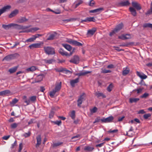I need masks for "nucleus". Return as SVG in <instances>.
I'll use <instances>...</instances> for the list:
<instances>
[{"label":"nucleus","mask_w":152,"mask_h":152,"mask_svg":"<svg viewBox=\"0 0 152 152\" xmlns=\"http://www.w3.org/2000/svg\"><path fill=\"white\" fill-rule=\"evenodd\" d=\"M61 82L56 86L54 89L51 91L49 94L50 96L51 97H53L56 93L60 89L61 87Z\"/></svg>","instance_id":"obj_1"},{"label":"nucleus","mask_w":152,"mask_h":152,"mask_svg":"<svg viewBox=\"0 0 152 152\" xmlns=\"http://www.w3.org/2000/svg\"><path fill=\"white\" fill-rule=\"evenodd\" d=\"M44 49L45 53L48 55H53L55 53V50L50 47H45Z\"/></svg>","instance_id":"obj_2"},{"label":"nucleus","mask_w":152,"mask_h":152,"mask_svg":"<svg viewBox=\"0 0 152 152\" xmlns=\"http://www.w3.org/2000/svg\"><path fill=\"white\" fill-rule=\"evenodd\" d=\"M123 24L122 23L119 24L110 33V36H112L114 34H115L119 31L123 27Z\"/></svg>","instance_id":"obj_3"},{"label":"nucleus","mask_w":152,"mask_h":152,"mask_svg":"<svg viewBox=\"0 0 152 152\" xmlns=\"http://www.w3.org/2000/svg\"><path fill=\"white\" fill-rule=\"evenodd\" d=\"M85 96V94L84 93H83L80 96L77 100L78 106L80 107H81V105L82 104V102L84 100Z\"/></svg>","instance_id":"obj_4"},{"label":"nucleus","mask_w":152,"mask_h":152,"mask_svg":"<svg viewBox=\"0 0 152 152\" xmlns=\"http://www.w3.org/2000/svg\"><path fill=\"white\" fill-rule=\"evenodd\" d=\"M113 119V117L111 115L107 118H103L102 119L101 121L102 122L104 123H110L111 122Z\"/></svg>","instance_id":"obj_5"},{"label":"nucleus","mask_w":152,"mask_h":152,"mask_svg":"<svg viewBox=\"0 0 152 152\" xmlns=\"http://www.w3.org/2000/svg\"><path fill=\"white\" fill-rule=\"evenodd\" d=\"M133 7L137 10H140L141 9L140 4L135 1H132V3Z\"/></svg>","instance_id":"obj_6"},{"label":"nucleus","mask_w":152,"mask_h":152,"mask_svg":"<svg viewBox=\"0 0 152 152\" xmlns=\"http://www.w3.org/2000/svg\"><path fill=\"white\" fill-rule=\"evenodd\" d=\"M58 52L60 53L62 56H69L71 55L72 53L73 52H70V54H68L67 52L64 51L63 49L61 48H60Z\"/></svg>","instance_id":"obj_7"},{"label":"nucleus","mask_w":152,"mask_h":152,"mask_svg":"<svg viewBox=\"0 0 152 152\" xmlns=\"http://www.w3.org/2000/svg\"><path fill=\"white\" fill-rule=\"evenodd\" d=\"M68 42L70 44L74 45L80 46L82 45V44L76 40H71L68 41Z\"/></svg>","instance_id":"obj_8"},{"label":"nucleus","mask_w":152,"mask_h":152,"mask_svg":"<svg viewBox=\"0 0 152 152\" xmlns=\"http://www.w3.org/2000/svg\"><path fill=\"white\" fill-rule=\"evenodd\" d=\"M79 58L77 56H74V57L70 61V62L75 64H78L79 63Z\"/></svg>","instance_id":"obj_9"},{"label":"nucleus","mask_w":152,"mask_h":152,"mask_svg":"<svg viewBox=\"0 0 152 152\" xmlns=\"http://www.w3.org/2000/svg\"><path fill=\"white\" fill-rule=\"evenodd\" d=\"M95 19L94 17H87L85 19L82 20V22H95Z\"/></svg>","instance_id":"obj_10"},{"label":"nucleus","mask_w":152,"mask_h":152,"mask_svg":"<svg viewBox=\"0 0 152 152\" xmlns=\"http://www.w3.org/2000/svg\"><path fill=\"white\" fill-rule=\"evenodd\" d=\"M15 26H18V25L14 23H11L8 25L3 24L2 26L4 29H8L10 27Z\"/></svg>","instance_id":"obj_11"},{"label":"nucleus","mask_w":152,"mask_h":152,"mask_svg":"<svg viewBox=\"0 0 152 152\" xmlns=\"http://www.w3.org/2000/svg\"><path fill=\"white\" fill-rule=\"evenodd\" d=\"M37 140V143L36 144V147H39L41 143V135H39L36 137Z\"/></svg>","instance_id":"obj_12"},{"label":"nucleus","mask_w":152,"mask_h":152,"mask_svg":"<svg viewBox=\"0 0 152 152\" xmlns=\"http://www.w3.org/2000/svg\"><path fill=\"white\" fill-rule=\"evenodd\" d=\"M91 72V71H83L80 73H77L75 74L76 75L78 76H84L90 73Z\"/></svg>","instance_id":"obj_13"},{"label":"nucleus","mask_w":152,"mask_h":152,"mask_svg":"<svg viewBox=\"0 0 152 152\" xmlns=\"http://www.w3.org/2000/svg\"><path fill=\"white\" fill-rule=\"evenodd\" d=\"M37 69V68L35 66H32L30 67H29L26 69V72H33L35 71Z\"/></svg>","instance_id":"obj_14"},{"label":"nucleus","mask_w":152,"mask_h":152,"mask_svg":"<svg viewBox=\"0 0 152 152\" xmlns=\"http://www.w3.org/2000/svg\"><path fill=\"white\" fill-rule=\"evenodd\" d=\"M40 43H35L30 45L29 46V47L30 49L33 48H37L40 47Z\"/></svg>","instance_id":"obj_15"},{"label":"nucleus","mask_w":152,"mask_h":152,"mask_svg":"<svg viewBox=\"0 0 152 152\" xmlns=\"http://www.w3.org/2000/svg\"><path fill=\"white\" fill-rule=\"evenodd\" d=\"M103 10V8H100L94 10H90L89 12L93 13H100L101 12V11Z\"/></svg>","instance_id":"obj_16"},{"label":"nucleus","mask_w":152,"mask_h":152,"mask_svg":"<svg viewBox=\"0 0 152 152\" xmlns=\"http://www.w3.org/2000/svg\"><path fill=\"white\" fill-rule=\"evenodd\" d=\"M137 74L142 79H145L147 77V76L145 74L140 72H137Z\"/></svg>","instance_id":"obj_17"},{"label":"nucleus","mask_w":152,"mask_h":152,"mask_svg":"<svg viewBox=\"0 0 152 152\" xmlns=\"http://www.w3.org/2000/svg\"><path fill=\"white\" fill-rule=\"evenodd\" d=\"M79 78H77L75 79L72 80L70 81V83L71 86L74 87L75 86V84L79 82Z\"/></svg>","instance_id":"obj_18"},{"label":"nucleus","mask_w":152,"mask_h":152,"mask_svg":"<svg viewBox=\"0 0 152 152\" xmlns=\"http://www.w3.org/2000/svg\"><path fill=\"white\" fill-rule=\"evenodd\" d=\"M94 149V148L93 147L90 146H85L84 148V150L87 152L92 151Z\"/></svg>","instance_id":"obj_19"},{"label":"nucleus","mask_w":152,"mask_h":152,"mask_svg":"<svg viewBox=\"0 0 152 152\" xmlns=\"http://www.w3.org/2000/svg\"><path fill=\"white\" fill-rule=\"evenodd\" d=\"M62 45L65 48L69 51H70L72 49V47L68 44H62Z\"/></svg>","instance_id":"obj_20"},{"label":"nucleus","mask_w":152,"mask_h":152,"mask_svg":"<svg viewBox=\"0 0 152 152\" xmlns=\"http://www.w3.org/2000/svg\"><path fill=\"white\" fill-rule=\"evenodd\" d=\"M18 10H15L12 12L9 15L10 18H11L16 15L18 13Z\"/></svg>","instance_id":"obj_21"},{"label":"nucleus","mask_w":152,"mask_h":152,"mask_svg":"<svg viewBox=\"0 0 152 152\" xmlns=\"http://www.w3.org/2000/svg\"><path fill=\"white\" fill-rule=\"evenodd\" d=\"M130 12H131L132 15L134 16H135L137 15V12L132 7H130L129 8Z\"/></svg>","instance_id":"obj_22"},{"label":"nucleus","mask_w":152,"mask_h":152,"mask_svg":"<svg viewBox=\"0 0 152 152\" xmlns=\"http://www.w3.org/2000/svg\"><path fill=\"white\" fill-rule=\"evenodd\" d=\"M10 93V90H6L4 91L0 92V96H3L9 94Z\"/></svg>","instance_id":"obj_23"},{"label":"nucleus","mask_w":152,"mask_h":152,"mask_svg":"<svg viewBox=\"0 0 152 152\" xmlns=\"http://www.w3.org/2000/svg\"><path fill=\"white\" fill-rule=\"evenodd\" d=\"M130 3L128 1H125L119 3V5L120 6H126L129 5Z\"/></svg>","instance_id":"obj_24"},{"label":"nucleus","mask_w":152,"mask_h":152,"mask_svg":"<svg viewBox=\"0 0 152 152\" xmlns=\"http://www.w3.org/2000/svg\"><path fill=\"white\" fill-rule=\"evenodd\" d=\"M11 8V6L10 5H7L4 6L2 8H1L4 12L8 11Z\"/></svg>","instance_id":"obj_25"},{"label":"nucleus","mask_w":152,"mask_h":152,"mask_svg":"<svg viewBox=\"0 0 152 152\" xmlns=\"http://www.w3.org/2000/svg\"><path fill=\"white\" fill-rule=\"evenodd\" d=\"M18 67V66L12 67L9 70V71L10 73H14L17 70Z\"/></svg>","instance_id":"obj_26"},{"label":"nucleus","mask_w":152,"mask_h":152,"mask_svg":"<svg viewBox=\"0 0 152 152\" xmlns=\"http://www.w3.org/2000/svg\"><path fill=\"white\" fill-rule=\"evenodd\" d=\"M37 38V37H35L33 35L32 37H31L27 39H26L25 42H30L34 41L36 38Z\"/></svg>","instance_id":"obj_27"},{"label":"nucleus","mask_w":152,"mask_h":152,"mask_svg":"<svg viewBox=\"0 0 152 152\" xmlns=\"http://www.w3.org/2000/svg\"><path fill=\"white\" fill-rule=\"evenodd\" d=\"M95 95L98 97H102L103 98H104L106 97V96L102 93L96 92L95 93Z\"/></svg>","instance_id":"obj_28"},{"label":"nucleus","mask_w":152,"mask_h":152,"mask_svg":"<svg viewBox=\"0 0 152 152\" xmlns=\"http://www.w3.org/2000/svg\"><path fill=\"white\" fill-rule=\"evenodd\" d=\"M96 31V28H94L91 29L89 30L88 31V34L93 35Z\"/></svg>","instance_id":"obj_29"},{"label":"nucleus","mask_w":152,"mask_h":152,"mask_svg":"<svg viewBox=\"0 0 152 152\" xmlns=\"http://www.w3.org/2000/svg\"><path fill=\"white\" fill-rule=\"evenodd\" d=\"M139 99L137 98H131L129 99V102L130 103H132L133 102H136L139 100Z\"/></svg>","instance_id":"obj_30"},{"label":"nucleus","mask_w":152,"mask_h":152,"mask_svg":"<svg viewBox=\"0 0 152 152\" xmlns=\"http://www.w3.org/2000/svg\"><path fill=\"white\" fill-rule=\"evenodd\" d=\"M129 72V69L126 68L124 70L122 74L124 75H125L128 74Z\"/></svg>","instance_id":"obj_31"},{"label":"nucleus","mask_w":152,"mask_h":152,"mask_svg":"<svg viewBox=\"0 0 152 152\" xmlns=\"http://www.w3.org/2000/svg\"><path fill=\"white\" fill-rule=\"evenodd\" d=\"M27 19H26L25 18L23 17L18 20V22L20 23H22L27 21Z\"/></svg>","instance_id":"obj_32"},{"label":"nucleus","mask_w":152,"mask_h":152,"mask_svg":"<svg viewBox=\"0 0 152 152\" xmlns=\"http://www.w3.org/2000/svg\"><path fill=\"white\" fill-rule=\"evenodd\" d=\"M42 79V77L41 75H39L36 78V80L35 81L36 83H38L41 81Z\"/></svg>","instance_id":"obj_33"},{"label":"nucleus","mask_w":152,"mask_h":152,"mask_svg":"<svg viewBox=\"0 0 152 152\" xmlns=\"http://www.w3.org/2000/svg\"><path fill=\"white\" fill-rule=\"evenodd\" d=\"M97 110V108L95 107L91 109H90V111L92 113H96Z\"/></svg>","instance_id":"obj_34"},{"label":"nucleus","mask_w":152,"mask_h":152,"mask_svg":"<svg viewBox=\"0 0 152 152\" xmlns=\"http://www.w3.org/2000/svg\"><path fill=\"white\" fill-rule=\"evenodd\" d=\"M149 96V94L147 93H145L142 95L140 96L141 98H146Z\"/></svg>","instance_id":"obj_35"},{"label":"nucleus","mask_w":152,"mask_h":152,"mask_svg":"<svg viewBox=\"0 0 152 152\" xmlns=\"http://www.w3.org/2000/svg\"><path fill=\"white\" fill-rule=\"evenodd\" d=\"M70 117L72 119H74L75 117V111L74 110H73L71 112L70 115Z\"/></svg>","instance_id":"obj_36"},{"label":"nucleus","mask_w":152,"mask_h":152,"mask_svg":"<svg viewBox=\"0 0 152 152\" xmlns=\"http://www.w3.org/2000/svg\"><path fill=\"white\" fill-rule=\"evenodd\" d=\"M144 27H150L152 28V24L150 23H145L143 25Z\"/></svg>","instance_id":"obj_37"},{"label":"nucleus","mask_w":152,"mask_h":152,"mask_svg":"<svg viewBox=\"0 0 152 152\" xmlns=\"http://www.w3.org/2000/svg\"><path fill=\"white\" fill-rule=\"evenodd\" d=\"M113 87V85L112 84H110L107 88V90L109 92L111 91L112 90Z\"/></svg>","instance_id":"obj_38"},{"label":"nucleus","mask_w":152,"mask_h":152,"mask_svg":"<svg viewBox=\"0 0 152 152\" xmlns=\"http://www.w3.org/2000/svg\"><path fill=\"white\" fill-rule=\"evenodd\" d=\"M12 58V56L11 55H8L6 56L4 59V60L8 61L11 59Z\"/></svg>","instance_id":"obj_39"},{"label":"nucleus","mask_w":152,"mask_h":152,"mask_svg":"<svg viewBox=\"0 0 152 152\" xmlns=\"http://www.w3.org/2000/svg\"><path fill=\"white\" fill-rule=\"evenodd\" d=\"M83 3V1L82 0H80L79 1L78 3H76L75 4V6L74 7L75 8H77L78 6H79V5H80L81 4H82Z\"/></svg>","instance_id":"obj_40"},{"label":"nucleus","mask_w":152,"mask_h":152,"mask_svg":"<svg viewBox=\"0 0 152 152\" xmlns=\"http://www.w3.org/2000/svg\"><path fill=\"white\" fill-rule=\"evenodd\" d=\"M152 13V1L151 4V7L150 8V9L148 10L146 13V15L150 14Z\"/></svg>","instance_id":"obj_41"},{"label":"nucleus","mask_w":152,"mask_h":152,"mask_svg":"<svg viewBox=\"0 0 152 152\" xmlns=\"http://www.w3.org/2000/svg\"><path fill=\"white\" fill-rule=\"evenodd\" d=\"M111 72L110 70H107L105 69H102V73H110Z\"/></svg>","instance_id":"obj_42"},{"label":"nucleus","mask_w":152,"mask_h":152,"mask_svg":"<svg viewBox=\"0 0 152 152\" xmlns=\"http://www.w3.org/2000/svg\"><path fill=\"white\" fill-rule=\"evenodd\" d=\"M55 37L54 34H51L50 35L49 37L47 38L48 40H52Z\"/></svg>","instance_id":"obj_43"},{"label":"nucleus","mask_w":152,"mask_h":152,"mask_svg":"<svg viewBox=\"0 0 152 152\" xmlns=\"http://www.w3.org/2000/svg\"><path fill=\"white\" fill-rule=\"evenodd\" d=\"M30 100L32 102H34L36 100V96H32L30 97Z\"/></svg>","instance_id":"obj_44"},{"label":"nucleus","mask_w":152,"mask_h":152,"mask_svg":"<svg viewBox=\"0 0 152 152\" xmlns=\"http://www.w3.org/2000/svg\"><path fill=\"white\" fill-rule=\"evenodd\" d=\"M53 61V60L52 59H48V60H47V59H45L44 60V61L45 63H48L49 64H51L52 63Z\"/></svg>","instance_id":"obj_45"},{"label":"nucleus","mask_w":152,"mask_h":152,"mask_svg":"<svg viewBox=\"0 0 152 152\" xmlns=\"http://www.w3.org/2000/svg\"><path fill=\"white\" fill-rule=\"evenodd\" d=\"M125 39H131L132 36L130 34H125Z\"/></svg>","instance_id":"obj_46"},{"label":"nucleus","mask_w":152,"mask_h":152,"mask_svg":"<svg viewBox=\"0 0 152 152\" xmlns=\"http://www.w3.org/2000/svg\"><path fill=\"white\" fill-rule=\"evenodd\" d=\"M18 124H16V123H14L12 124L11 125V128L12 129H14L16 128L18 126Z\"/></svg>","instance_id":"obj_47"},{"label":"nucleus","mask_w":152,"mask_h":152,"mask_svg":"<svg viewBox=\"0 0 152 152\" xmlns=\"http://www.w3.org/2000/svg\"><path fill=\"white\" fill-rule=\"evenodd\" d=\"M80 137V135L78 134L75 136H74L72 137L71 138V139L72 140V139H76L75 140H73V141H75L77 140V139H76L79 138Z\"/></svg>","instance_id":"obj_48"},{"label":"nucleus","mask_w":152,"mask_h":152,"mask_svg":"<svg viewBox=\"0 0 152 152\" xmlns=\"http://www.w3.org/2000/svg\"><path fill=\"white\" fill-rule=\"evenodd\" d=\"M151 116V115L150 113L146 114L144 115L143 117L145 119H147Z\"/></svg>","instance_id":"obj_49"},{"label":"nucleus","mask_w":152,"mask_h":152,"mask_svg":"<svg viewBox=\"0 0 152 152\" xmlns=\"http://www.w3.org/2000/svg\"><path fill=\"white\" fill-rule=\"evenodd\" d=\"M31 133L30 132H28L27 133H26L23 134V136L25 137H28L30 136Z\"/></svg>","instance_id":"obj_50"},{"label":"nucleus","mask_w":152,"mask_h":152,"mask_svg":"<svg viewBox=\"0 0 152 152\" xmlns=\"http://www.w3.org/2000/svg\"><path fill=\"white\" fill-rule=\"evenodd\" d=\"M39 29V28H33L31 29L30 31H31V32H34V31H37Z\"/></svg>","instance_id":"obj_51"},{"label":"nucleus","mask_w":152,"mask_h":152,"mask_svg":"<svg viewBox=\"0 0 152 152\" xmlns=\"http://www.w3.org/2000/svg\"><path fill=\"white\" fill-rule=\"evenodd\" d=\"M54 112L52 111H51L49 115V118H52L54 115Z\"/></svg>","instance_id":"obj_52"},{"label":"nucleus","mask_w":152,"mask_h":152,"mask_svg":"<svg viewBox=\"0 0 152 152\" xmlns=\"http://www.w3.org/2000/svg\"><path fill=\"white\" fill-rule=\"evenodd\" d=\"M118 38L119 39H121L122 40L125 39V34H122L121 36H118Z\"/></svg>","instance_id":"obj_53"},{"label":"nucleus","mask_w":152,"mask_h":152,"mask_svg":"<svg viewBox=\"0 0 152 152\" xmlns=\"http://www.w3.org/2000/svg\"><path fill=\"white\" fill-rule=\"evenodd\" d=\"M118 131L117 129H115L114 130H112V129H110L108 131V132L110 133H114L117 132Z\"/></svg>","instance_id":"obj_54"},{"label":"nucleus","mask_w":152,"mask_h":152,"mask_svg":"<svg viewBox=\"0 0 152 152\" xmlns=\"http://www.w3.org/2000/svg\"><path fill=\"white\" fill-rule=\"evenodd\" d=\"M95 3V2L93 0L90 1L89 5L90 6H93Z\"/></svg>","instance_id":"obj_55"},{"label":"nucleus","mask_w":152,"mask_h":152,"mask_svg":"<svg viewBox=\"0 0 152 152\" xmlns=\"http://www.w3.org/2000/svg\"><path fill=\"white\" fill-rule=\"evenodd\" d=\"M143 89V88H139L138 89H135L134 90V91H137V94H139V93L141 92L142 91Z\"/></svg>","instance_id":"obj_56"},{"label":"nucleus","mask_w":152,"mask_h":152,"mask_svg":"<svg viewBox=\"0 0 152 152\" xmlns=\"http://www.w3.org/2000/svg\"><path fill=\"white\" fill-rule=\"evenodd\" d=\"M62 143V142H57V143H53V146L54 147H57L58 146H59V145H61Z\"/></svg>","instance_id":"obj_57"},{"label":"nucleus","mask_w":152,"mask_h":152,"mask_svg":"<svg viewBox=\"0 0 152 152\" xmlns=\"http://www.w3.org/2000/svg\"><path fill=\"white\" fill-rule=\"evenodd\" d=\"M23 148V144L22 143H20L19 144V152H20L21 150H22Z\"/></svg>","instance_id":"obj_58"},{"label":"nucleus","mask_w":152,"mask_h":152,"mask_svg":"<svg viewBox=\"0 0 152 152\" xmlns=\"http://www.w3.org/2000/svg\"><path fill=\"white\" fill-rule=\"evenodd\" d=\"M107 67L108 69H112L114 67V66L112 64H110L107 66Z\"/></svg>","instance_id":"obj_59"},{"label":"nucleus","mask_w":152,"mask_h":152,"mask_svg":"<svg viewBox=\"0 0 152 152\" xmlns=\"http://www.w3.org/2000/svg\"><path fill=\"white\" fill-rule=\"evenodd\" d=\"M18 101V100L17 99H16L15 98L12 100V104H15L17 103Z\"/></svg>","instance_id":"obj_60"},{"label":"nucleus","mask_w":152,"mask_h":152,"mask_svg":"<svg viewBox=\"0 0 152 152\" xmlns=\"http://www.w3.org/2000/svg\"><path fill=\"white\" fill-rule=\"evenodd\" d=\"M10 135H8L7 136H4L2 138L4 140H8L10 137Z\"/></svg>","instance_id":"obj_61"},{"label":"nucleus","mask_w":152,"mask_h":152,"mask_svg":"<svg viewBox=\"0 0 152 152\" xmlns=\"http://www.w3.org/2000/svg\"><path fill=\"white\" fill-rule=\"evenodd\" d=\"M61 121H56L55 123L58 125H59L61 124Z\"/></svg>","instance_id":"obj_62"},{"label":"nucleus","mask_w":152,"mask_h":152,"mask_svg":"<svg viewBox=\"0 0 152 152\" xmlns=\"http://www.w3.org/2000/svg\"><path fill=\"white\" fill-rule=\"evenodd\" d=\"M145 113V112L143 110H140L138 112V113L139 114H144Z\"/></svg>","instance_id":"obj_63"},{"label":"nucleus","mask_w":152,"mask_h":152,"mask_svg":"<svg viewBox=\"0 0 152 152\" xmlns=\"http://www.w3.org/2000/svg\"><path fill=\"white\" fill-rule=\"evenodd\" d=\"M24 102L26 103V105H29L30 104V100L29 99H26L24 101Z\"/></svg>","instance_id":"obj_64"}]
</instances>
